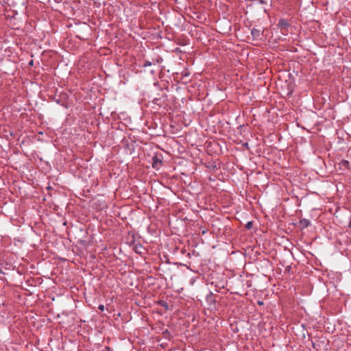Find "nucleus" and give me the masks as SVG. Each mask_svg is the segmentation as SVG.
<instances>
[{
	"instance_id": "obj_6",
	"label": "nucleus",
	"mask_w": 351,
	"mask_h": 351,
	"mask_svg": "<svg viewBox=\"0 0 351 351\" xmlns=\"http://www.w3.org/2000/svg\"><path fill=\"white\" fill-rule=\"evenodd\" d=\"M252 222H249V223H247V228L248 229H250V228L252 227Z\"/></svg>"
},
{
	"instance_id": "obj_4",
	"label": "nucleus",
	"mask_w": 351,
	"mask_h": 351,
	"mask_svg": "<svg viewBox=\"0 0 351 351\" xmlns=\"http://www.w3.org/2000/svg\"><path fill=\"white\" fill-rule=\"evenodd\" d=\"M349 162L348 160H342L341 165L346 168L349 167Z\"/></svg>"
},
{
	"instance_id": "obj_7",
	"label": "nucleus",
	"mask_w": 351,
	"mask_h": 351,
	"mask_svg": "<svg viewBox=\"0 0 351 351\" xmlns=\"http://www.w3.org/2000/svg\"><path fill=\"white\" fill-rule=\"evenodd\" d=\"M99 310H101V311H104V305H101H101H99Z\"/></svg>"
},
{
	"instance_id": "obj_1",
	"label": "nucleus",
	"mask_w": 351,
	"mask_h": 351,
	"mask_svg": "<svg viewBox=\"0 0 351 351\" xmlns=\"http://www.w3.org/2000/svg\"><path fill=\"white\" fill-rule=\"evenodd\" d=\"M289 25L287 21L285 19H280L278 22V27L280 28L281 32L282 34H285V32L287 31Z\"/></svg>"
},
{
	"instance_id": "obj_3",
	"label": "nucleus",
	"mask_w": 351,
	"mask_h": 351,
	"mask_svg": "<svg viewBox=\"0 0 351 351\" xmlns=\"http://www.w3.org/2000/svg\"><path fill=\"white\" fill-rule=\"evenodd\" d=\"M310 222L308 219H303L300 220V225L302 228H306L309 225Z\"/></svg>"
},
{
	"instance_id": "obj_2",
	"label": "nucleus",
	"mask_w": 351,
	"mask_h": 351,
	"mask_svg": "<svg viewBox=\"0 0 351 351\" xmlns=\"http://www.w3.org/2000/svg\"><path fill=\"white\" fill-rule=\"evenodd\" d=\"M251 34L254 38L258 39L261 36V30L256 28H253L251 30Z\"/></svg>"
},
{
	"instance_id": "obj_5",
	"label": "nucleus",
	"mask_w": 351,
	"mask_h": 351,
	"mask_svg": "<svg viewBox=\"0 0 351 351\" xmlns=\"http://www.w3.org/2000/svg\"><path fill=\"white\" fill-rule=\"evenodd\" d=\"M152 64L151 62H148V61H146L144 64V66H150Z\"/></svg>"
}]
</instances>
